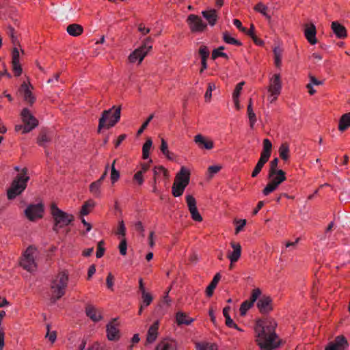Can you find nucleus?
<instances>
[{"mask_svg":"<svg viewBox=\"0 0 350 350\" xmlns=\"http://www.w3.org/2000/svg\"><path fill=\"white\" fill-rule=\"evenodd\" d=\"M21 116L23 122L25 124V127L24 128L25 133L31 131L38 125V120L34 117L29 109L24 108L21 111Z\"/></svg>","mask_w":350,"mask_h":350,"instance_id":"nucleus-13","label":"nucleus"},{"mask_svg":"<svg viewBox=\"0 0 350 350\" xmlns=\"http://www.w3.org/2000/svg\"><path fill=\"white\" fill-rule=\"evenodd\" d=\"M202 14L211 26H214L216 24L218 16L215 10L202 11Z\"/></svg>","mask_w":350,"mask_h":350,"instance_id":"nucleus-28","label":"nucleus"},{"mask_svg":"<svg viewBox=\"0 0 350 350\" xmlns=\"http://www.w3.org/2000/svg\"><path fill=\"white\" fill-rule=\"evenodd\" d=\"M190 180V171L185 167H181L176 174L172 187V193L174 197L183 195Z\"/></svg>","mask_w":350,"mask_h":350,"instance_id":"nucleus-5","label":"nucleus"},{"mask_svg":"<svg viewBox=\"0 0 350 350\" xmlns=\"http://www.w3.org/2000/svg\"><path fill=\"white\" fill-rule=\"evenodd\" d=\"M51 140L50 132L46 129H42L37 137V144L42 147H45Z\"/></svg>","mask_w":350,"mask_h":350,"instance_id":"nucleus-25","label":"nucleus"},{"mask_svg":"<svg viewBox=\"0 0 350 350\" xmlns=\"http://www.w3.org/2000/svg\"><path fill=\"white\" fill-rule=\"evenodd\" d=\"M118 248H119V250H120V253L121 255L122 256H125L126 254V251H127V243H126V240L125 238H123L120 244H119V246H118Z\"/></svg>","mask_w":350,"mask_h":350,"instance_id":"nucleus-53","label":"nucleus"},{"mask_svg":"<svg viewBox=\"0 0 350 350\" xmlns=\"http://www.w3.org/2000/svg\"><path fill=\"white\" fill-rule=\"evenodd\" d=\"M66 31L70 36L77 37L83 33V27L79 24L72 23L67 27Z\"/></svg>","mask_w":350,"mask_h":350,"instance_id":"nucleus-30","label":"nucleus"},{"mask_svg":"<svg viewBox=\"0 0 350 350\" xmlns=\"http://www.w3.org/2000/svg\"><path fill=\"white\" fill-rule=\"evenodd\" d=\"M68 275L64 272L59 273L55 278L52 281L51 288L52 292V299L55 301L59 299L65 295L66 288L68 285Z\"/></svg>","mask_w":350,"mask_h":350,"instance_id":"nucleus-7","label":"nucleus"},{"mask_svg":"<svg viewBox=\"0 0 350 350\" xmlns=\"http://www.w3.org/2000/svg\"><path fill=\"white\" fill-rule=\"evenodd\" d=\"M121 115V106H113L108 110H105L99 119L98 132L103 128L110 129L114 126L120 120Z\"/></svg>","mask_w":350,"mask_h":350,"instance_id":"nucleus-3","label":"nucleus"},{"mask_svg":"<svg viewBox=\"0 0 350 350\" xmlns=\"http://www.w3.org/2000/svg\"><path fill=\"white\" fill-rule=\"evenodd\" d=\"M247 112L249 118L250 128L253 129L255 123L256 122V116L255 113L254 112L253 107L247 106Z\"/></svg>","mask_w":350,"mask_h":350,"instance_id":"nucleus-43","label":"nucleus"},{"mask_svg":"<svg viewBox=\"0 0 350 350\" xmlns=\"http://www.w3.org/2000/svg\"><path fill=\"white\" fill-rule=\"evenodd\" d=\"M244 83H245L243 81H242V82L239 83L236 85L235 89L234 90V92L232 93V98H239V97Z\"/></svg>","mask_w":350,"mask_h":350,"instance_id":"nucleus-56","label":"nucleus"},{"mask_svg":"<svg viewBox=\"0 0 350 350\" xmlns=\"http://www.w3.org/2000/svg\"><path fill=\"white\" fill-rule=\"evenodd\" d=\"M51 214L54 220L53 230L58 232L59 228L68 226L73 220L74 216L59 208L55 203L50 206Z\"/></svg>","mask_w":350,"mask_h":350,"instance_id":"nucleus-4","label":"nucleus"},{"mask_svg":"<svg viewBox=\"0 0 350 350\" xmlns=\"http://www.w3.org/2000/svg\"><path fill=\"white\" fill-rule=\"evenodd\" d=\"M263 148L260 153V157L258 161L253 172H252V177H256L262 170L264 165L269 161L272 150V144L269 139H265L262 142Z\"/></svg>","mask_w":350,"mask_h":350,"instance_id":"nucleus-10","label":"nucleus"},{"mask_svg":"<svg viewBox=\"0 0 350 350\" xmlns=\"http://www.w3.org/2000/svg\"><path fill=\"white\" fill-rule=\"evenodd\" d=\"M221 169L220 165H211L208 167V172L211 177L219 172Z\"/></svg>","mask_w":350,"mask_h":350,"instance_id":"nucleus-59","label":"nucleus"},{"mask_svg":"<svg viewBox=\"0 0 350 350\" xmlns=\"http://www.w3.org/2000/svg\"><path fill=\"white\" fill-rule=\"evenodd\" d=\"M257 308L262 314H267L273 310V301L269 296H262L256 304Z\"/></svg>","mask_w":350,"mask_h":350,"instance_id":"nucleus-19","label":"nucleus"},{"mask_svg":"<svg viewBox=\"0 0 350 350\" xmlns=\"http://www.w3.org/2000/svg\"><path fill=\"white\" fill-rule=\"evenodd\" d=\"M279 155L280 158L284 161L288 160L290 157V150H289V146L287 143H283L280 145L279 150Z\"/></svg>","mask_w":350,"mask_h":350,"instance_id":"nucleus-32","label":"nucleus"},{"mask_svg":"<svg viewBox=\"0 0 350 350\" xmlns=\"http://www.w3.org/2000/svg\"><path fill=\"white\" fill-rule=\"evenodd\" d=\"M261 293V290L258 288L252 290L250 299L244 301L240 306L239 312L241 316L243 317L246 314L247 310L254 306V302L260 297Z\"/></svg>","mask_w":350,"mask_h":350,"instance_id":"nucleus-15","label":"nucleus"},{"mask_svg":"<svg viewBox=\"0 0 350 350\" xmlns=\"http://www.w3.org/2000/svg\"><path fill=\"white\" fill-rule=\"evenodd\" d=\"M331 28L337 38L340 39H343L347 36V32L345 27L339 23L338 22H332L331 25Z\"/></svg>","mask_w":350,"mask_h":350,"instance_id":"nucleus-26","label":"nucleus"},{"mask_svg":"<svg viewBox=\"0 0 350 350\" xmlns=\"http://www.w3.org/2000/svg\"><path fill=\"white\" fill-rule=\"evenodd\" d=\"M113 275H112L111 273H109L106 278V283L107 288L111 291L113 290Z\"/></svg>","mask_w":350,"mask_h":350,"instance_id":"nucleus-57","label":"nucleus"},{"mask_svg":"<svg viewBox=\"0 0 350 350\" xmlns=\"http://www.w3.org/2000/svg\"><path fill=\"white\" fill-rule=\"evenodd\" d=\"M160 150L166 157L167 159L171 161L173 160L174 153L169 151L167 143L164 138H161V139Z\"/></svg>","mask_w":350,"mask_h":350,"instance_id":"nucleus-33","label":"nucleus"},{"mask_svg":"<svg viewBox=\"0 0 350 350\" xmlns=\"http://www.w3.org/2000/svg\"><path fill=\"white\" fill-rule=\"evenodd\" d=\"M96 203L93 200H89L84 202L83 204L80 213L82 215H88L91 211L93 209V208L95 206Z\"/></svg>","mask_w":350,"mask_h":350,"instance_id":"nucleus-34","label":"nucleus"},{"mask_svg":"<svg viewBox=\"0 0 350 350\" xmlns=\"http://www.w3.org/2000/svg\"><path fill=\"white\" fill-rule=\"evenodd\" d=\"M350 126V113L343 114L338 123V130L340 131H345Z\"/></svg>","mask_w":350,"mask_h":350,"instance_id":"nucleus-31","label":"nucleus"},{"mask_svg":"<svg viewBox=\"0 0 350 350\" xmlns=\"http://www.w3.org/2000/svg\"><path fill=\"white\" fill-rule=\"evenodd\" d=\"M282 90V81L280 74H274L269 80L268 92L269 93V99L270 103L275 102Z\"/></svg>","mask_w":350,"mask_h":350,"instance_id":"nucleus-11","label":"nucleus"},{"mask_svg":"<svg viewBox=\"0 0 350 350\" xmlns=\"http://www.w3.org/2000/svg\"><path fill=\"white\" fill-rule=\"evenodd\" d=\"M348 347L347 339L343 335H339L329 342L324 350H347Z\"/></svg>","mask_w":350,"mask_h":350,"instance_id":"nucleus-16","label":"nucleus"},{"mask_svg":"<svg viewBox=\"0 0 350 350\" xmlns=\"http://www.w3.org/2000/svg\"><path fill=\"white\" fill-rule=\"evenodd\" d=\"M274 321H258L255 327L256 341L261 350H273L280 346V340L275 333Z\"/></svg>","mask_w":350,"mask_h":350,"instance_id":"nucleus-1","label":"nucleus"},{"mask_svg":"<svg viewBox=\"0 0 350 350\" xmlns=\"http://www.w3.org/2000/svg\"><path fill=\"white\" fill-rule=\"evenodd\" d=\"M256 12H258L265 16L267 19H271V16L268 14V8L261 2L258 3L254 8Z\"/></svg>","mask_w":350,"mask_h":350,"instance_id":"nucleus-39","label":"nucleus"},{"mask_svg":"<svg viewBox=\"0 0 350 350\" xmlns=\"http://www.w3.org/2000/svg\"><path fill=\"white\" fill-rule=\"evenodd\" d=\"M153 172H154V177L157 178V176H159L161 174H162L163 175V176L165 177L166 178H168V177H169V174H168L167 170L162 165H159V166L154 167V168L153 170Z\"/></svg>","mask_w":350,"mask_h":350,"instance_id":"nucleus-45","label":"nucleus"},{"mask_svg":"<svg viewBox=\"0 0 350 350\" xmlns=\"http://www.w3.org/2000/svg\"><path fill=\"white\" fill-rule=\"evenodd\" d=\"M159 322L155 321L148 329L146 336V341L152 343L158 337Z\"/></svg>","mask_w":350,"mask_h":350,"instance_id":"nucleus-27","label":"nucleus"},{"mask_svg":"<svg viewBox=\"0 0 350 350\" xmlns=\"http://www.w3.org/2000/svg\"><path fill=\"white\" fill-rule=\"evenodd\" d=\"M317 30L316 27L314 24H306L304 25V36L308 42L314 45L317 43V39L316 38Z\"/></svg>","mask_w":350,"mask_h":350,"instance_id":"nucleus-22","label":"nucleus"},{"mask_svg":"<svg viewBox=\"0 0 350 350\" xmlns=\"http://www.w3.org/2000/svg\"><path fill=\"white\" fill-rule=\"evenodd\" d=\"M195 346L197 350H217L215 344L207 342H196Z\"/></svg>","mask_w":350,"mask_h":350,"instance_id":"nucleus-35","label":"nucleus"},{"mask_svg":"<svg viewBox=\"0 0 350 350\" xmlns=\"http://www.w3.org/2000/svg\"><path fill=\"white\" fill-rule=\"evenodd\" d=\"M198 54L201 60L202 59H208L210 55V51L206 45H201L198 49Z\"/></svg>","mask_w":350,"mask_h":350,"instance_id":"nucleus-46","label":"nucleus"},{"mask_svg":"<svg viewBox=\"0 0 350 350\" xmlns=\"http://www.w3.org/2000/svg\"><path fill=\"white\" fill-rule=\"evenodd\" d=\"M278 159L274 158L269 163V172H271L273 173V172L279 171L280 169H278Z\"/></svg>","mask_w":350,"mask_h":350,"instance_id":"nucleus-58","label":"nucleus"},{"mask_svg":"<svg viewBox=\"0 0 350 350\" xmlns=\"http://www.w3.org/2000/svg\"><path fill=\"white\" fill-rule=\"evenodd\" d=\"M254 26L253 24H251L250 25V28L247 30L246 29V32H245L247 36H249L250 37H251V38L253 40L254 42L257 44V45H259V46H262L264 44V42L258 38L256 35H255V33H254Z\"/></svg>","mask_w":350,"mask_h":350,"instance_id":"nucleus-37","label":"nucleus"},{"mask_svg":"<svg viewBox=\"0 0 350 350\" xmlns=\"http://www.w3.org/2000/svg\"><path fill=\"white\" fill-rule=\"evenodd\" d=\"M116 160L115 159L111 165V174L110 178L112 184L116 183L120 178V172L115 168V163Z\"/></svg>","mask_w":350,"mask_h":350,"instance_id":"nucleus-44","label":"nucleus"},{"mask_svg":"<svg viewBox=\"0 0 350 350\" xmlns=\"http://www.w3.org/2000/svg\"><path fill=\"white\" fill-rule=\"evenodd\" d=\"M19 57H20L19 51L16 47H14L12 50V62H20Z\"/></svg>","mask_w":350,"mask_h":350,"instance_id":"nucleus-61","label":"nucleus"},{"mask_svg":"<svg viewBox=\"0 0 350 350\" xmlns=\"http://www.w3.org/2000/svg\"><path fill=\"white\" fill-rule=\"evenodd\" d=\"M133 180L137 185H139V186L142 185L144 182V174H142V172H137L133 177Z\"/></svg>","mask_w":350,"mask_h":350,"instance_id":"nucleus-50","label":"nucleus"},{"mask_svg":"<svg viewBox=\"0 0 350 350\" xmlns=\"http://www.w3.org/2000/svg\"><path fill=\"white\" fill-rule=\"evenodd\" d=\"M274 64L277 68H280L282 65V50L280 47H275L273 49Z\"/></svg>","mask_w":350,"mask_h":350,"instance_id":"nucleus-38","label":"nucleus"},{"mask_svg":"<svg viewBox=\"0 0 350 350\" xmlns=\"http://www.w3.org/2000/svg\"><path fill=\"white\" fill-rule=\"evenodd\" d=\"M186 202L189 210L197 206L196 200L195 198L191 195H187L186 196Z\"/></svg>","mask_w":350,"mask_h":350,"instance_id":"nucleus-51","label":"nucleus"},{"mask_svg":"<svg viewBox=\"0 0 350 350\" xmlns=\"http://www.w3.org/2000/svg\"><path fill=\"white\" fill-rule=\"evenodd\" d=\"M142 305H144L145 307L148 306L152 303L153 299L152 295L149 292L142 294Z\"/></svg>","mask_w":350,"mask_h":350,"instance_id":"nucleus-49","label":"nucleus"},{"mask_svg":"<svg viewBox=\"0 0 350 350\" xmlns=\"http://www.w3.org/2000/svg\"><path fill=\"white\" fill-rule=\"evenodd\" d=\"M225 49V47L224 46H221L218 47L217 49H214L212 51L211 57L213 59H216L219 57H221L225 58L226 59H228V55L226 53L222 52L223 50Z\"/></svg>","mask_w":350,"mask_h":350,"instance_id":"nucleus-40","label":"nucleus"},{"mask_svg":"<svg viewBox=\"0 0 350 350\" xmlns=\"http://www.w3.org/2000/svg\"><path fill=\"white\" fill-rule=\"evenodd\" d=\"M85 312L86 315L94 322H98L103 319L102 310L92 304L86 305Z\"/></svg>","mask_w":350,"mask_h":350,"instance_id":"nucleus-20","label":"nucleus"},{"mask_svg":"<svg viewBox=\"0 0 350 350\" xmlns=\"http://www.w3.org/2000/svg\"><path fill=\"white\" fill-rule=\"evenodd\" d=\"M153 117H154L153 114H151V115L149 116V117L147 118V120L142 124L141 127L137 131V135L139 136V135H140L144 132V131L148 126L149 122L152 120Z\"/></svg>","mask_w":350,"mask_h":350,"instance_id":"nucleus-54","label":"nucleus"},{"mask_svg":"<svg viewBox=\"0 0 350 350\" xmlns=\"http://www.w3.org/2000/svg\"><path fill=\"white\" fill-rule=\"evenodd\" d=\"M44 214V206L39 203L36 204H29L25 210L26 217L31 221L41 219Z\"/></svg>","mask_w":350,"mask_h":350,"instance_id":"nucleus-14","label":"nucleus"},{"mask_svg":"<svg viewBox=\"0 0 350 350\" xmlns=\"http://www.w3.org/2000/svg\"><path fill=\"white\" fill-rule=\"evenodd\" d=\"M215 89V85L213 83H208L206 92L204 94V99L206 102H210L212 97V92Z\"/></svg>","mask_w":350,"mask_h":350,"instance_id":"nucleus-47","label":"nucleus"},{"mask_svg":"<svg viewBox=\"0 0 350 350\" xmlns=\"http://www.w3.org/2000/svg\"><path fill=\"white\" fill-rule=\"evenodd\" d=\"M194 319L189 317L186 313L183 312H178L176 314V322L178 325H190Z\"/></svg>","mask_w":350,"mask_h":350,"instance_id":"nucleus-29","label":"nucleus"},{"mask_svg":"<svg viewBox=\"0 0 350 350\" xmlns=\"http://www.w3.org/2000/svg\"><path fill=\"white\" fill-rule=\"evenodd\" d=\"M117 234L122 235L123 237V238H124V237H125L126 228H125L124 221L122 220L119 221Z\"/></svg>","mask_w":350,"mask_h":350,"instance_id":"nucleus-60","label":"nucleus"},{"mask_svg":"<svg viewBox=\"0 0 350 350\" xmlns=\"http://www.w3.org/2000/svg\"><path fill=\"white\" fill-rule=\"evenodd\" d=\"M222 38L223 40L227 44H234L239 46L242 45L241 42L235 39L234 38H232L226 31L222 33Z\"/></svg>","mask_w":350,"mask_h":350,"instance_id":"nucleus-36","label":"nucleus"},{"mask_svg":"<svg viewBox=\"0 0 350 350\" xmlns=\"http://www.w3.org/2000/svg\"><path fill=\"white\" fill-rule=\"evenodd\" d=\"M225 323L228 327L238 329V325L233 321L230 317L226 318Z\"/></svg>","mask_w":350,"mask_h":350,"instance_id":"nucleus-62","label":"nucleus"},{"mask_svg":"<svg viewBox=\"0 0 350 350\" xmlns=\"http://www.w3.org/2000/svg\"><path fill=\"white\" fill-rule=\"evenodd\" d=\"M152 39L150 37L144 39L142 45L129 55L128 57L129 62L133 64L138 62L139 64H141L144 57L152 50Z\"/></svg>","mask_w":350,"mask_h":350,"instance_id":"nucleus-9","label":"nucleus"},{"mask_svg":"<svg viewBox=\"0 0 350 350\" xmlns=\"http://www.w3.org/2000/svg\"><path fill=\"white\" fill-rule=\"evenodd\" d=\"M102 184H100L98 181H94L90 185V191L95 196L100 197V187Z\"/></svg>","mask_w":350,"mask_h":350,"instance_id":"nucleus-41","label":"nucleus"},{"mask_svg":"<svg viewBox=\"0 0 350 350\" xmlns=\"http://www.w3.org/2000/svg\"><path fill=\"white\" fill-rule=\"evenodd\" d=\"M12 64L14 75L16 77H19L22 74V68L20 62H12Z\"/></svg>","mask_w":350,"mask_h":350,"instance_id":"nucleus-52","label":"nucleus"},{"mask_svg":"<svg viewBox=\"0 0 350 350\" xmlns=\"http://www.w3.org/2000/svg\"><path fill=\"white\" fill-rule=\"evenodd\" d=\"M152 144V139L148 138L142 147V158L146 159L149 157L150 150Z\"/></svg>","mask_w":350,"mask_h":350,"instance_id":"nucleus-42","label":"nucleus"},{"mask_svg":"<svg viewBox=\"0 0 350 350\" xmlns=\"http://www.w3.org/2000/svg\"><path fill=\"white\" fill-rule=\"evenodd\" d=\"M38 255L36 247L29 245L23 253L19 260V265L25 270L32 272L37 268L36 258Z\"/></svg>","mask_w":350,"mask_h":350,"instance_id":"nucleus-6","label":"nucleus"},{"mask_svg":"<svg viewBox=\"0 0 350 350\" xmlns=\"http://www.w3.org/2000/svg\"><path fill=\"white\" fill-rule=\"evenodd\" d=\"M154 350H178V344L174 339L163 338L157 343Z\"/></svg>","mask_w":350,"mask_h":350,"instance_id":"nucleus-21","label":"nucleus"},{"mask_svg":"<svg viewBox=\"0 0 350 350\" xmlns=\"http://www.w3.org/2000/svg\"><path fill=\"white\" fill-rule=\"evenodd\" d=\"M230 246L232 248V252H228L227 254L228 258L231 263H234L239 260L241 255V246L238 242L232 241Z\"/></svg>","mask_w":350,"mask_h":350,"instance_id":"nucleus-23","label":"nucleus"},{"mask_svg":"<svg viewBox=\"0 0 350 350\" xmlns=\"http://www.w3.org/2000/svg\"><path fill=\"white\" fill-rule=\"evenodd\" d=\"M186 21L191 33H202L207 28L206 23L196 14H189Z\"/></svg>","mask_w":350,"mask_h":350,"instance_id":"nucleus-12","label":"nucleus"},{"mask_svg":"<svg viewBox=\"0 0 350 350\" xmlns=\"http://www.w3.org/2000/svg\"><path fill=\"white\" fill-rule=\"evenodd\" d=\"M194 142L200 148L211 150L213 148V142L211 139L206 138L201 134L196 135L194 137Z\"/></svg>","mask_w":350,"mask_h":350,"instance_id":"nucleus-24","label":"nucleus"},{"mask_svg":"<svg viewBox=\"0 0 350 350\" xmlns=\"http://www.w3.org/2000/svg\"><path fill=\"white\" fill-rule=\"evenodd\" d=\"M33 86L29 81L28 83L23 82L18 92L23 94L24 100L28 103L30 106H32L36 101V97L32 93Z\"/></svg>","mask_w":350,"mask_h":350,"instance_id":"nucleus-18","label":"nucleus"},{"mask_svg":"<svg viewBox=\"0 0 350 350\" xmlns=\"http://www.w3.org/2000/svg\"><path fill=\"white\" fill-rule=\"evenodd\" d=\"M119 323L117 319H113L106 326L107 337L109 340H118L120 337Z\"/></svg>","mask_w":350,"mask_h":350,"instance_id":"nucleus-17","label":"nucleus"},{"mask_svg":"<svg viewBox=\"0 0 350 350\" xmlns=\"http://www.w3.org/2000/svg\"><path fill=\"white\" fill-rule=\"evenodd\" d=\"M268 179L269 180V182L262 189V193L266 196L275 191L280 185L286 180V173L282 170L273 172V173L271 172H269Z\"/></svg>","mask_w":350,"mask_h":350,"instance_id":"nucleus-8","label":"nucleus"},{"mask_svg":"<svg viewBox=\"0 0 350 350\" xmlns=\"http://www.w3.org/2000/svg\"><path fill=\"white\" fill-rule=\"evenodd\" d=\"M103 245H104L103 241H100L98 243V247H97V251H96V256L98 258H101L104 255L105 250V247H103Z\"/></svg>","mask_w":350,"mask_h":350,"instance_id":"nucleus-55","label":"nucleus"},{"mask_svg":"<svg viewBox=\"0 0 350 350\" xmlns=\"http://www.w3.org/2000/svg\"><path fill=\"white\" fill-rule=\"evenodd\" d=\"M237 224L239 225L235 228V234H238L240 231H241L243 228V227L246 224V220L245 219H240L237 221Z\"/></svg>","mask_w":350,"mask_h":350,"instance_id":"nucleus-63","label":"nucleus"},{"mask_svg":"<svg viewBox=\"0 0 350 350\" xmlns=\"http://www.w3.org/2000/svg\"><path fill=\"white\" fill-rule=\"evenodd\" d=\"M27 172V169L24 167L22 169L21 173L18 174L12 180L11 186L7 191V196L9 200L14 199L26 189L27 183L29 180Z\"/></svg>","mask_w":350,"mask_h":350,"instance_id":"nucleus-2","label":"nucleus"},{"mask_svg":"<svg viewBox=\"0 0 350 350\" xmlns=\"http://www.w3.org/2000/svg\"><path fill=\"white\" fill-rule=\"evenodd\" d=\"M45 337L49 338L51 343H54L57 338V333L55 331L46 333Z\"/></svg>","mask_w":350,"mask_h":350,"instance_id":"nucleus-64","label":"nucleus"},{"mask_svg":"<svg viewBox=\"0 0 350 350\" xmlns=\"http://www.w3.org/2000/svg\"><path fill=\"white\" fill-rule=\"evenodd\" d=\"M189 211V213L191 214V218L193 220H194L196 221H198V222H200L202 221V219H203L202 217L200 214L197 206L195 208H191Z\"/></svg>","mask_w":350,"mask_h":350,"instance_id":"nucleus-48","label":"nucleus"}]
</instances>
